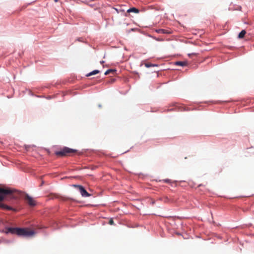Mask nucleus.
<instances>
[{
  "label": "nucleus",
  "mask_w": 254,
  "mask_h": 254,
  "mask_svg": "<svg viewBox=\"0 0 254 254\" xmlns=\"http://www.w3.org/2000/svg\"><path fill=\"white\" fill-rule=\"evenodd\" d=\"M76 150L69 148L68 147H64L62 150L57 151L56 154L57 156H64L68 155L70 153L76 152Z\"/></svg>",
  "instance_id": "obj_3"
},
{
  "label": "nucleus",
  "mask_w": 254,
  "mask_h": 254,
  "mask_svg": "<svg viewBox=\"0 0 254 254\" xmlns=\"http://www.w3.org/2000/svg\"><path fill=\"white\" fill-rule=\"evenodd\" d=\"M25 199L27 201V203L31 206H34L36 205L35 201L34 199L29 196L28 194H26L25 196Z\"/></svg>",
  "instance_id": "obj_5"
},
{
  "label": "nucleus",
  "mask_w": 254,
  "mask_h": 254,
  "mask_svg": "<svg viewBox=\"0 0 254 254\" xmlns=\"http://www.w3.org/2000/svg\"><path fill=\"white\" fill-rule=\"evenodd\" d=\"M109 224L110 225H114V220L112 218L110 219L109 221Z\"/></svg>",
  "instance_id": "obj_12"
},
{
  "label": "nucleus",
  "mask_w": 254,
  "mask_h": 254,
  "mask_svg": "<svg viewBox=\"0 0 254 254\" xmlns=\"http://www.w3.org/2000/svg\"><path fill=\"white\" fill-rule=\"evenodd\" d=\"M116 72V69H108L105 72V75H108L109 74H114L115 73V72Z\"/></svg>",
  "instance_id": "obj_7"
},
{
  "label": "nucleus",
  "mask_w": 254,
  "mask_h": 254,
  "mask_svg": "<svg viewBox=\"0 0 254 254\" xmlns=\"http://www.w3.org/2000/svg\"><path fill=\"white\" fill-rule=\"evenodd\" d=\"M156 32L158 33H160V34H169V33H170V32H169L167 30H166L165 29H158L156 30Z\"/></svg>",
  "instance_id": "obj_8"
},
{
  "label": "nucleus",
  "mask_w": 254,
  "mask_h": 254,
  "mask_svg": "<svg viewBox=\"0 0 254 254\" xmlns=\"http://www.w3.org/2000/svg\"><path fill=\"white\" fill-rule=\"evenodd\" d=\"M176 64L178 65H181V66H186L187 65V62H177L176 63Z\"/></svg>",
  "instance_id": "obj_11"
},
{
  "label": "nucleus",
  "mask_w": 254,
  "mask_h": 254,
  "mask_svg": "<svg viewBox=\"0 0 254 254\" xmlns=\"http://www.w3.org/2000/svg\"><path fill=\"white\" fill-rule=\"evenodd\" d=\"M139 10L135 7H132L130 8L127 10V12L130 13V12H134L136 13H138L139 12Z\"/></svg>",
  "instance_id": "obj_6"
},
{
  "label": "nucleus",
  "mask_w": 254,
  "mask_h": 254,
  "mask_svg": "<svg viewBox=\"0 0 254 254\" xmlns=\"http://www.w3.org/2000/svg\"><path fill=\"white\" fill-rule=\"evenodd\" d=\"M13 192L14 190L10 189L0 187V202L3 200L6 196H7V200L17 198V197L13 194ZM0 207L8 210L15 211V209L0 202Z\"/></svg>",
  "instance_id": "obj_1"
},
{
  "label": "nucleus",
  "mask_w": 254,
  "mask_h": 254,
  "mask_svg": "<svg viewBox=\"0 0 254 254\" xmlns=\"http://www.w3.org/2000/svg\"><path fill=\"white\" fill-rule=\"evenodd\" d=\"M99 72H100L99 70H94L92 71V72H90V73L87 74L86 76H91V75L97 74V73H98Z\"/></svg>",
  "instance_id": "obj_10"
},
{
  "label": "nucleus",
  "mask_w": 254,
  "mask_h": 254,
  "mask_svg": "<svg viewBox=\"0 0 254 254\" xmlns=\"http://www.w3.org/2000/svg\"><path fill=\"white\" fill-rule=\"evenodd\" d=\"M145 66L146 67H151V66H153V64H148V63H147V64H145Z\"/></svg>",
  "instance_id": "obj_13"
},
{
  "label": "nucleus",
  "mask_w": 254,
  "mask_h": 254,
  "mask_svg": "<svg viewBox=\"0 0 254 254\" xmlns=\"http://www.w3.org/2000/svg\"><path fill=\"white\" fill-rule=\"evenodd\" d=\"M246 34V31L245 30H243L239 33V34L238 35V38L240 39H242V38H244V37L245 36Z\"/></svg>",
  "instance_id": "obj_9"
},
{
  "label": "nucleus",
  "mask_w": 254,
  "mask_h": 254,
  "mask_svg": "<svg viewBox=\"0 0 254 254\" xmlns=\"http://www.w3.org/2000/svg\"><path fill=\"white\" fill-rule=\"evenodd\" d=\"M100 63H101V64H103L104 63V61H101Z\"/></svg>",
  "instance_id": "obj_15"
},
{
  "label": "nucleus",
  "mask_w": 254,
  "mask_h": 254,
  "mask_svg": "<svg viewBox=\"0 0 254 254\" xmlns=\"http://www.w3.org/2000/svg\"><path fill=\"white\" fill-rule=\"evenodd\" d=\"M73 186L77 188L79 192H80L82 196L84 197H88L90 196L91 195L85 190V189L83 188V187L80 186V185H74Z\"/></svg>",
  "instance_id": "obj_4"
},
{
  "label": "nucleus",
  "mask_w": 254,
  "mask_h": 254,
  "mask_svg": "<svg viewBox=\"0 0 254 254\" xmlns=\"http://www.w3.org/2000/svg\"><path fill=\"white\" fill-rule=\"evenodd\" d=\"M60 0H54V1L55 2H57L58 1H59Z\"/></svg>",
  "instance_id": "obj_14"
},
{
  "label": "nucleus",
  "mask_w": 254,
  "mask_h": 254,
  "mask_svg": "<svg viewBox=\"0 0 254 254\" xmlns=\"http://www.w3.org/2000/svg\"><path fill=\"white\" fill-rule=\"evenodd\" d=\"M5 233L6 234H16L20 236H31L34 234V232L33 231L28 230L26 229L12 227L6 228Z\"/></svg>",
  "instance_id": "obj_2"
}]
</instances>
